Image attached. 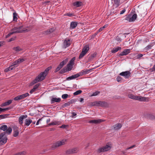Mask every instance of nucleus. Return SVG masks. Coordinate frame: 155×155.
I'll list each match as a JSON object with an SVG mask.
<instances>
[{
	"instance_id": "6e6d98bb",
	"label": "nucleus",
	"mask_w": 155,
	"mask_h": 155,
	"mask_svg": "<svg viewBox=\"0 0 155 155\" xmlns=\"http://www.w3.org/2000/svg\"><path fill=\"white\" fill-rule=\"evenodd\" d=\"M70 105V103L69 102L66 103L64 104V107H66L68 106H69Z\"/></svg>"
},
{
	"instance_id": "5701e85b",
	"label": "nucleus",
	"mask_w": 155,
	"mask_h": 155,
	"mask_svg": "<svg viewBox=\"0 0 155 155\" xmlns=\"http://www.w3.org/2000/svg\"><path fill=\"white\" fill-rule=\"evenodd\" d=\"M32 122V120L30 119H27L25 120V125L27 126H29Z\"/></svg>"
},
{
	"instance_id": "58836bf2",
	"label": "nucleus",
	"mask_w": 155,
	"mask_h": 155,
	"mask_svg": "<svg viewBox=\"0 0 155 155\" xmlns=\"http://www.w3.org/2000/svg\"><path fill=\"white\" fill-rule=\"evenodd\" d=\"M86 54L85 53H84L82 51L79 55V59L82 58Z\"/></svg>"
},
{
	"instance_id": "e2e57ef3",
	"label": "nucleus",
	"mask_w": 155,
	"mask_h": 155,
	"mask_svg": "<svg viewBox=\"0 0 155 155\" xmlns=\"http://www.w3.org/2000/svg\"><path fill=\"white\" fill-rule=\"evenodd\" d=\"M42 120V118H40L38 121H37L36 123V125H38L39 124V121H41Z\"/></svg>"
},
{
	"instance_id": "4c0bfd02",
	"label": "nucleus",
	"mask_w": 155,
	"mask_h": 155,
	"mask_svg": "<svg viewBox=\"0 0 155 155\" xmlns=\"http://www.w3.org/2000/svg\"><path fill=\"white\" fill-rule=\"evenodd\" d=\"M107 26L108 25H104L103 27H101L99 29L98 32H100L101 31L103 30L104 28L107 27Z\"/></svg>"
},
{
	"instance_id": "f3484780",
	"label": "nucleus",
	"mask_w": 155,
	"mask_h": 155,
	"mask_svg": "<svg viewBox=\"0 0 155 155\" xmlns=\"http://www.w3.org/2000/svg\"><path fill=\"white\" fill-rule=\"evenodd\" d=\"M90 70H87V69H84L81 72L79 73H78L77 74H79L80 76H82L83 75H84L90 72Z\"/></svg>"
},
{
	"instance_id": "9b49d317",
	"label": "nucleus",
	"mask_w": 155,
	"mask_h": 155,
	"mask_svg": "<svg viewBox=\"0 0 155 155\" xmlns=\"http://www.w3.org/2000/svg\"><path fill=\"white\" fill-rule=\"evenodd\" d=\"M27 117V115H23L20 117L18 119L19 124L21 125H22L23 124L24 119L26 118Z\"/></svg>"
},
{
	"instance_id": "e433bc0d",
	"label": "nucleus",
	"mask_w": 155,
	"mask_h": 155,
	"mask_svg": "<svg viewBox=\"0 0 155 155\" xmlns=\"http://www.w3.org/2000/svg\"><path fill=\"white\" fill-rule=\"evenodd\" d=\"M91 106H98V101H95L91 103Z\"/></svg>"
},
{
	"instance_id": "13d9d810",
	"label": "nucleus",
	"mask_w": 155,
	"mask_h": 155,
	"mask_svg": "<svg viewBox=\"0 0 155 155\" xmlns=\"http://www.w3.org/2000/svg\"><path fill=\"white\" fill-rule=\"evenodd\" d=\"M71 114H72L71 116L72 117H74L77 115V114L74 112H72Z\"/></svg>"
},
{
	"instance_id": "37998d69",
	"label": "nucleus",
	"mask_w": 155,
	"mask_h": 155,
	"mask_svg": "<svg viewBox=\"0 0 155 155\" xmlns=\"http://www.w3.org/2000/svg\"><path fill=\"white\" fill-rule=\"evenodd\" d=\"M82 92V91L81 90H78L75 92L74 93V95H78L80 94H81Z\"/></svg>"
},
{
	"instance_id": "09e8293b",
	"label": "nucleus",
	"mask_w": 155,
	"mask_h": 155,
	"mask_svg": "<svg viewBox=\"0 0 155 155\" xmlns=\"http://www.w3.org/2000/svg\"><path fill=\"white\" fill-rule=\"evenodd\" d=\"M24 61V59L23 58H20L17 60V62H18V64H19L22 62H23Z\"/></svg>"
},
{
	"instance_id": "a211bd4d",
	"label": "nucleus",
	"mask_w": 155,
	"mask_h": 155,
	"mask_svg": "<svg viewBox=\"0 0 155 155\" xmlns=\"http://www.w3.org/2000/svg\"><path fill=\"white\" fill-rule=\"evenodd\" d=\"M60 98L52 97L51 100V104H53L55 102H59L61 101Z\"/></svg>"
},
{
	"instance_id": "4468645a",
	"label": "nucleus",
	"mask_w": 155,
	"mask_h": 155,
	"mask_svg": "<svg viewBox=\"0 0 155 155\" xmlns=\"http://www.w3.org/2000/svg\"><path fill=\"white\" fill-rule=\"evenodd\" d=\"M130 49H126L124 50L119 55L120 56H122L127 54L130 53Z\"/></svg>"
},
{
	"instance_id": "c85d7f7f",
	"label": "nucleus",
	"mask_w": 155,
	"mask_h": 155,
	"mask_svg": "<svg viewBox=\"0 0 155 155\" xmlns=\"http://www.w3.org/2000/svg\"><path fill=\"white\" fill-rule=\"evenodd\" d=\"M146 117L150 119H155V116L151 114H147Z\"/></svg>"
},
{
	"instance_id": "052dcab7",
	"label": "nucleus",
	"mask_w": 155,
	"mask_h": 155,
	"mask_svg": "<svg viewBox=\"0 0 155 155\" xmlns=\"http://www.w3.org/2000/svg\"><path fill=\"white\" fill-rule=\"evenodd\" d=\"M17 60H16L14 61V62H13L12 64V66H13V67L15 65H17V64H18V63L17 62Z\"/></svg>"
},
{
	"instance_id": "4d7b16f0",
	"label": "nucleus",
	"mask_w": 155,
	"mask_h": 155,
	"mask_svg": "<svg viewBox=\"0 0 155 155\" xmlns=\"http://www.w3.org/2000/svg\"><path fill=\"white\" fill-rule=\"evenodd\" d=\"M65 15H67L69 17H71L72 16L74 15L72 13H67Z\"/></svg>"
},
{
	"instance_id": "de8ad7c7",
	"label": "nucleus",
	"mask_w": 155,
	"mask_h": 155,
	"mask_svg": "<svg viewBox=\"0 0 155 155\" xmlns=\"http://www.w3.org/2000/svg\"><path fill=\"white\" fill-rule=\"evenodd\" d=\"M10 109V108H2L1 107H0V111L1 113L2 112H4L5 110H7Z\"/></svg>"
},
{
	"instance_id": "69168bd1",
	"label": "nucleus",
	"mask_w": 155,
	"mask_h": 155,
	"mask_svg": "<svg viewBox=\"0 0 155 155\" xmlns=\"http://www.w3.org/2000/svg\"><path fill=\"white\" fill-rule=\"evenodd\" d=\"M4 43V41H3L0 42V47Z\"/></svg>"
},
{
	"instance_id": "79ce46f5",
	"label": "nucleus",
	"mask_w": 155,
	"mask_h": 155,
	"mask_svg": "<svg viewBox=\"0 0 155 155\" xmlns=\"http://www.w3.org/2000/svg\"><path fill=\"white\" fill-rule=\"evenodd\" d=\"M9 115L8 114H5L0 115V118H5L7 117Z\"/></svg>"
},
{
	"instance_id": "412c9836",
	"label": "nucleus",
	"mask_w": 155,
	"mask_h": 155,
	"mask_svg": "<svg viewBox=\"0 0 155 155\" xmlns=\"http://www.w3.org/2000/svg\"><path fill=\"white\" fill-rule=\"evenodd\" d=\"M61 124V122L60 121H54L49 124H48V126H50L51 125H59Z\"/></svg>"
},
{
	"instance_id": "8fccbe9b",
	"label": "nucleus",
	"mask_w": 155,
	"mask_h": 155,
	"mask_svg": "<svg viewBox=\"0 0 155 155\" xmlns=\"http://www.w3.org/2000/svg\"><path fill=\"white\" fill-rule=\"evenodd\" d=\"M100 93L99 91H96L92 94L91 95V96H96L97 95Z\"/></svg>"
},
{
	"instance_id": "0eeeda50",
	"label": "nucleus",
	"mask_w": 155,
	"mask_h": 155,
	"mask_svg": "<svg viewBox=\"0 0 155 155\" xmlns=\"http://www.w3.org/2000/svg\"><path fill=\"white\" fill-rule=\"evenodd\" d=\"M137 15L136 14L132 15L129 14L125 18V20L129 22H132L134 21L137 18Z\"/></svg>"
},
{
	"instance_id": "c9c22d12",
	"label": "nucleus",
	"mask_w": 155,
	"mask_h": 155,
	"mask_svg": "<svg viewBox=\"0 0 155 155\" xmlns=\"http://www.w3.org/2000/svg\"><path fill=\"white\" fill-rule=\"evenodd\" d=\"M18 15L15 12L13 13V20L14 21H16L17 20V16Z\"/></svg>"
},
{
	"instance_id": "bf43d9fd",
	"label": "nucleus",
	"mask_w": 155,
	"mask_h": 155,
	"mask_svg": "<svg viewBox=\"0 0 155 155\" xmlns=\"http://www.w3.org/2000/svg\"><path fill=\"white\" fill-rule=\"evenodd\" d=\"M152 46L151 45H148L146 47V49L147 50H149L151 48Z\"/></svg>"
},
{
	"instance_id": "7ed1b4c3",
	"label": "nucleus",
	"mask_w": 155,
	"mask_h": 155,
	"mask_svg": "<svg viewBox=\"0 0 155 155\" xmlns=\"http://www.w3.org/2000/svg\"><path fill=\"white\" fill-rule=\"evenodd\" d=\"M127 96L130 98L135 100H139L141 101H145L146 100L145 97L139 96H136L131 94H128Z\"/></svg>"
},
{
	"instance_id": "4be33fe9",
	"label": "nucleus",
	"mask_w": 155,
	"mask_h": 155,
	"mask_svg": "<svg viewBox=\"0 0 155 155\" xmlns=\"http://www.w3.org/2000/svg\"><path fill=\"white\" fill-rule=\"evenodd\" d=\"M12 100H10L8 101L7 102H5L3 104H2L0 106L1 107H3V106H6L7 105H8L10 104L12 102Z\"/></svg>"
},
{
	"instance_id": "603ef678",
	"label": "nucleus",
	"mask_w": 155,
	"mask_h": 155,
	"mask_svg": "<svg viewBox=\"0 0 155 155\" xmlns=\"http://www.w3.org/2000/svg\"><path fill=\"white\" fill-rule=\"evenodd\" d=\"M62 67L60 66V65H59V66L57 67V68L56 69L55 72H58V71H59L61 68Z\"/></svg>"
},
{
	"instance_id": "b1692460",
	"label": "nucleus",
	"mask_w": 155,
	"mask_h": 155,
	"mask_svg": "<svg viewBox=\"0 0 155 155\" xmlns=\"http://www.w3.org/2000/svg\"><path fill=\"white\" fill-rule=\"evenodd\" d=\"M89 47L88 45H86L85 46L82 50V51L86 54L87 51H89Z\"/></svg>"
},
{
	"instance_id": "a18cd8bd",
	"label": "nucleus",
	"mask_w": 155,
	"mask_h": 155,
	"mask_svg": "<svg viewBox=\"0 0 155 155\" xmlns=\"http://www.w3.org/2000/svg\"><path fill=\"white\" fill-rule=\"evenodd\" d=\"M75 60V57L71 59L70 60V61H69V64L73 65V64H74V62Z\"/></svg>"
},
{
	"instance_id": "774afa93",
	"label": "nucleus",
	"mask_w": 155,
	"mask_h": 155,
	"mask_svg": "<svg viewBox=\"0 0 155 155\" xmlns=\"http://www.w3.org/2000/svg\"><path fill=\"white\" fill-rule=\"evenodd\" d=\"M116 39L118 41H120V39L119 37H117L116 38Z\"/></svg>"
},
{
	"instance_id": "2eb2a0df",
	"label": "nucleus",
	"mask_w": 155,
	"mask_h": 155,
	"mask_svg": "<svg viewBox=\"0 0 155 155\" xmlns=\"http://www.w3.org/2000/svg\"><path fill=\"white\" fill-rule=\"evenodd\" d=\"M19 134V131L18 127H15L13 129V136L14 137H16L18 136Z\"/></svg>"
},
{
	"instance_id": "3c124183",
	"label": "nucleus",
	"mask_w": 155,
	"mask_h": 155,
	"mask_svg": "<svg viewBox=\"0 0 155 155\" xmlns=\"http://www.w3.org/2000/svg\"><path fill=\"white\" fill-rule=\"evenodd\" d=\"M68 96L67 94H63L62 96V98L63 99H65L67 98Z\"/></svg>"
},
{
	"instance_id": "c03bdc74",
	"label": "nucleus",
	"mask_w": 155,
	"mask_h": 155,
	"mask_svg": "<svg viewBox=\"0 0 155 155\" xmlns=\"http://www.w3.org/2000/svg\"><path fill=\"white\" fill-rule=\"evenodd\" d=\"M114 3L118 6L120 5V0H114Z\"/></svg>"
},
{
	"instance_id": "dca6fc26",
	"label": "nucleus",
	"mask_w": 155,
	"mask_h": 155,
	"mask_svg": "<svg viewBox=\"0 0 155 155\" xmlns=\"http://www.w3.org/2000/svg\"><path fill=\"white\" fill-rule=\"evenodd\" d=\"M79 77V75L78 74H74L72 76L68 77L66 78V80L67 81H70L71 80L75 79V78H77Z\"/></svg>"
},
{
	"instance_id": "cd10ccee",
	"label": "nucleus",
	"mask_w": 155,
	"mask_h": 155,
	"mask_svg": "<svg viewBox=\"0 0 155 155\" xmlns=\"http://www.w3.org/2000/svg\"><path fill=\"white\" fill-rule=\"evenodd\" d=\"M39 85L38 84H37L35 85L33 89H32L30 91V93L31 94H32L33 92H35L36 90L38 87Z\"/></svg>"
},
{
	"instance_id": "864d4df0",
	"label": "nucleus",
	"mask_w": 155,
	"mask_h": 155,
	"mask_svg": "<svg viewBox=\"0 0 155 155\" xmlns=\"http://www.w3.org/2000/svg\"><path fill=\"white\" fill-rule=\"evenodd\" d=\"M118 82L121 81L122 80V78L119 76H118L116 78Z\"/></svg>"
},
{
	"instance_id": "423d86ee",
	"label": "nucleus",
	"mask_w": 155,
	"mask_h": 155,
	"mask_svg": "<svg viewBox=\"0 0 155 155\" xmlns=\"http://www.w3.org/2000/svg\"><path fill=\"white\" fill-rule=\"evenodd\" d=\"M7 138L5 134V133H1L0 134V145L5 144L7 141Z\"/></svg>"
},
{
	"instance_id": "0e129e2a",
	"label": "nucleus",
	"mask_w": 155,
	"mask_h": 155,
	"mask_svg": "<svg viewBox=\"0 0 155 155\" xmlns=\"http://www.w3.org/2000/svg\"><path fill=\"white\" fill-rule=\"evenodd\" d=\"M126 11V10L125 9H124L122 11H121L120 12V14H123V13H124V12H125Z\"/></svg>"
},
{
	"instance_id": "680f3d73",
	"label": "nucleus",
	"mask_w": 155,
	"mask_h": 155,
	"mask_svg": "<svg viewBox=\"0 0 155 155\" xmlns=\"http://www.w3.org/2000/svg\"><path fill=\"white\" fill-rule=\"evenodd\" d=\"M67 126V125L64 124L60 126V127L62 128H65Z\"/></svg>"
},
{
	"instance_id": "6ab92c4d",
	"label": "nucleus",
	"mask_w": 155,
	"mask_h": 155,
	"mask_svg": "<svg viewBox=\"0 0 155 155\" xmlns=\"http://www.w3.org/2000/svg\"><path fill=\"white\" fill-rule=\"evenodd\" d=\"M98 106L106 107L108 106L107 103L104 101H98Z\"/></svg>"
},
{
	"instance_id": "338daca9",
	"label": "nucleus",
	"mask_w": 155,
	"mask_h": 155,
	"mask_svg": "<svg viewBox=\"0 0 155 155\" xmlns=\"http://www.w3.org/2000/svg\"><path fill=\"white\" fill-rule=\"evenodd\" d=\"M15 37L14 38H10L9 40V42H10V41H13L15 40Z\"/></svg>"
},
{
	"instance_id": "39448f33",
	"label": "nucleus",
	"mask_w": 155,
	"mask_h": 155,
	"mask_svg": "<svg viewBox=\"0 0 155 155\" xmlns=\"http://www.w3.org/2000/svg\"><path fill=\"white\" fill-rule=\"evenodd\" d=\"M67 141L66 139H64L61 141H58L54 143L52 145L53 148H55L64 145Z\"/></svg>"
},
{
	"instance_id": "ddd939ff",
	"label": "nucleus",
	"mask_w": 155,
	"mask_h": 155,
	"mask_svg": "<svg viewBox=\"0 0 155 155\" xmlns=\"http://www.w3.org/2000/svg\"><path fill=\"white\" fill-rule=\"evenodd\" d=\"M71 44L70 40L68 39H66L64 42L63 47L66 48L69 46Z\"/></svg>"
},
{
	"instance_id": "7c9ffc66",
	"label": "nucleus",
	"mask_w": 155,
	"mask_h": 155,
	"mask_svg": "<svg viewBox=\"0 0 155 155\" xmlns=\"http://www.w3.org/2000/svg\"><path fill=\"white\" fill-rule=\"evenodd\" d=\"M122 127L120 124H116L114 126V129L115 130H118L119 129Z\"/></svg>"
},
{
	"instance_id": "a19ab883",
	"label": "nucleus",
	"mask_w": 155,
	"mask_h": 155,
	"mask_svg": "<svg viewBox=\"0 0 155 155\" xmlns=\"http://www.w3.org/2000/svg\"><path fill=\"white\" fill-rule=\"evenodd\" d=\"M20 95L15 97L14 98V100L17 101L21 100V97H20Z\"/></svg>"
},
{
	"instance_id": "f03ea898",
	"label": "nucleus",
	"mask_w": 155,
	"mask_h": 155,
	"mask_svg": "<svg viewBox=\"0 0 155 155\" xmlns=\"http://www.w3.org/2000/svg\"><path fill=\"white\" fill-rule=\"evenodd\" d=\"M28 31V30L25 29L22 26L18 27H15L12 29L11 32L6 36V38H8L11 35L14 33H21L23 32H27Z\"/></svg>"
},
{
	"instance_id": "f257e3e1",
	"label": "nucleus",
	"mask_w": 155,
	"mask_h": 155,
	"mask_svg": "<svg viewBox=\"0 0 155 155\" xmlns=\"http://www.w3.org/2000/svg\"><path fill=\"white\" fill-rule=\"evenodd\" d=\"M51 68V67H49L46 68L44 72L41 73L32 82L31 84H33L44 80Z\"/></svg>"
},
{
	"instance_id": "9d476101",
	"label": "nucleus",
	"mask_w": 155,
	"mask_h": 155,
	"mask_svg": "<svg viewBox=\"0 0 155 155\" xmlns=\"http://www.w3.org/2000/svg\"><path fill=\"white\" fill-rule=\"evenodd\" d=\"M78 150L77 148L75 147L72 149H70L66 151L67 154H71L74 153H76L78 152Z\"/></svg>"
},
{
	"instance_id": "2f4dec72",
	"label": "nucleus",
	"mask_w": 155,
	"mask_h": 155,
	"mask_svg": "<svg viewBox=\"0 0 155 155\" xmlns=\"http://www.w3.org/2000/svg\"><path fill=\"white\" fill-rule=\"evenodd\" d=\"M12 49L13 50L17 52H18L19 51H21L22 50V49L19 46L14 47Z\"/></svg>"
},
{
	"instance_id": "c756f323",
	"label": "nucleus",
	"mask_w": 155,
	"mask_h": 155,
	"mask_svg": "<svg viewBox=\"0 0 155 155\" xmlns=\"http://www.w3.org/2000/svg\"><path fill=\"white\" fill-rule=\"evenodd\" d=\"M68 61V58H66V59L63 60L61 62L59 65L62 68L64 64H66Z\"/></svg>"
},
{
	"instance_id": "49530a36",
	"label": "nucleus",
	"mask_w": 155,
	"mask_h": 155,
	"mask_svg": "<svg viewBox=\"0 0 155 155\" xmlns=\"http://www.w3.org/2000/svg\"><path fill=\"white\" fill-rule=\"evenodd\" d=\"M26 153V152L24 151L17 153L15 155H25Z\"/></svg>"
},
{
	"instance_id": "72a5a7b5",
	"label": "nucleus",
	"mask_w": 155,
	"mask_h": 155,
	"mask_svg": "<svg viewBox=\"0 0 155 155\" xmlns=\"http://www.w3.org/2000/svg\"><path fill=\"white\" fill-rule=\"evenodd\" d=\"M13 68H14V67L13 66H10L8 68L4 70V71L5 72H7L10 70H12Z\"/></svg>"
},
{
	"instance_id": "a878e982",
	"label": "nucleus",
	"mask_w": 155,
	"mask_h": 155,
	"mask_svg": "<svg viewBox=\"0 0 155 155\" xmlns=\"http://www.w3.org/2000/svg\"><path fill=\"white\" fill-rule=\"evenodd\" d=\"M73 4L74 6L76 7H79L81 6L82 5V3L81 2L78 1L73 3Z\"/></svg>"
},
{
	"instance_id": "473e14b6",
	"label": "nucleus",
	"mask_w": 155,
	"mask_h": 155,
	"mask_svg": "<svg viewBox=\"0 0 155 155\" xmlns=\"http://www.w3.org/2000/svg\"><path fill=\"white\" fill-rule=\"evenodd\" d=\"M54 31V29L52 28H51L49 29V30H47V31H45L44 32V34H49L50 33H51V32H53Z\"/></svg>"
},
{
	"instance_id": "5fc2aeb1",
	"label": "nucleus",
	"mask_w": 155,
	"mask_h": 155,
	"mask_svg": "<svg viewBox=\"0 0 155 155\" xmlns=\"http://www.w3.org/2000/svg\"><path fill=\"white\" fill-rule=\"evenodd\" d=\"M143 56V55L142 54H139L137 56V58L138 59H140V58L142 57Z\"/></svg>"
},
{
	"instance_id": "ea45409f",
	"label": "nucleus",
	"mask_w": 155,
	"mask_h": 155,
	"mask_svg": "<svg viewBox=\"0 0 155 155\" xmlns=\"http://www.w3.org/2000/svg\"><path fill=\"white\" fill-rule=\"evenodd\" d=\"M96 55V53H93L89 58V60H91L93 59L94 57H95Z\"/></svg>"
},
{
	"instance_id": "bb28decb",
	"label": "nucleus",
	"mask_w": 155,
	"mask_h": 155,
	"mask_svg": "<svg viewBox=\"0 0 155 155\" xmlns=\"http://www.w3.org/2000/svg\"><path fill=\"white\" fill-rule=\"evenodd\" d=\"M73 65L69 64H68L67 65V68L66 70H64V72H66L67 71H68L71 70L72 68Z\"/></svg>"
},
{
	"instance_id": "f704fd0d",
	"label": "nucleus",
	"mask_w": 155,
	"mask_h": 155,
	"mask_svg": "<svg viewBox=\"0 0 155 155\" xmlns=\"http://www.w3.org/2000/svg\"><path fill=\"white\" fill-rule=\"evenodd\" d=\"M29 96V94L28 93H26L25 94L20 95V97H21V99H23L26 97L28 96Z\"/></svg>"
},
{
	"instance_id": "1a4fd4ad",
	"label": "nucleus",
	"mask_w": 155,
	"mask_h": 155,
	"mask_svg": "<svg viewBox=\"0 0 155 155\" xmlns=\"http://www.w3.org/2000/svg\"><path fill=\"white\" fill-rule=\"evenodd\" d=\"M110 147L108 145H106L102 147L99 148L97 150V152L99 153L102 152L107 151L110 149Z\"/></svg>"
},
{
	"instance_id": "f8f14e48",
	"label": "nucleus",
	"mask_w": 155,
	"mask_h": 155,
	"mask_svg": "<svg viewBox=\"0 0 155 155\" xmlns=\"http://www.w3.org/2000/svg\"><path fill=\"white\" fill-rule=\"evenodd\" d=\"M104 121L105 120L101 119H93L89 121V123L97 124Z\"/></svg>"
},
{
	"instance_id": "6e6552de",
	"label": "nucleus",
	"mask_w": 155,
	"mask_h": 155,
	"mask_svg": "<svg viewBox=\"0 0 155 155\" xmlns=\"http://www.w3.org/2000/svg\"><path fill=\"white\" fill-rule=\"evenodd\" d=\"M131 72L130 71H126L120 73L119 75L123 76L125 78H129L130 77Z\"/></svg>"
},
{
	"instance_id": "20e7f679",
	"label": "nucleus",
	"mask_w": 155,
	"mask_h": 155,
	"mask_svg": "<svg viewBox=\"0 0 155 155\" xmlns=\"http://www.w3.org/2000/svg\"><path fill=\"white\" fill-rule=\"evenodd\" d=\"M0 129L4 131H5L3 133H5V134H10L11 133L12 130V129L10 127L8 128L7 126L5 125L1 126L0 127Z\"/></svg>"
},
{
	"instance_id": "aec40b11",
	"label": "nucleus",
	"mask_w": 155,
	"mask_h": 155,
	"mask_svg": "<svg viewBox=\"0 0 155 155\" xmlns=\"http://www.w3.org/2000/svg\"><path fill=\"white\" fill-rule=\"evenodd\" d=\"M78 24V23L77 22L72 21L70 24V28L72 29L74 28L77 26Z\"/></svg>"
},
{
	"instance_id": "393cba45",
	"label": "nucleus",
	"mask_w": 155,
	"mask_h": 155,
	"mask_svg": "<svg viewBox=\"0 0 155 155\" xmlns=\"http://www.w3.org/2000/svg\"><path fill=\"white\" fill-rule=\"evenodd\" d=\"M121 48L120 47H117L116 48H114L111 51L112 53H115L118 51L120 50Z\"/></svg>"
}]
</instances>
